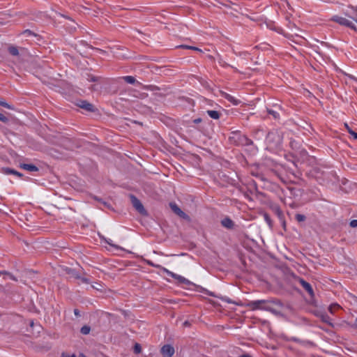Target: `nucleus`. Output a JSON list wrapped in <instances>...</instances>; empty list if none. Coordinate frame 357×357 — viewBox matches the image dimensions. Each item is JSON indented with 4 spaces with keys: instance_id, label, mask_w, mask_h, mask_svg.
<instances>
[{
    "instance_id": "obj_3",
    "label": "nucleus",
    "mask_w": 357,
    "mask_h": 357,
    "mask_svg": "<svg viewBox=\"0 0 357 357\" xmlns=\"http://www.w3.org/2000/svg\"><path fill=\"white\" fill-rule=\"evenodd\" d=\"M156 266V267H158V268H161V270H162L163 272L166 273L169 276H170V277H172V278H174L175 280H178V282H184L185 281V278H183V276H181V275H177V274H176V273H173V272H172V271H169L168 269H167V268H165V267H162V266H159V265H157V266Z\"/></svg>"
},
{
    "instance_id": "obj_2",
    "label": "nucleus",
    "mask_w": 357,
    "mask_h": 357,
    "mask_svg": "<svg viewBox=\"0 0 357 357\" xmlns=\"http://www.w3.org/2000/svg\"><path fill=\"white\" fill-rule=\"evenodd\" d=\"M331 20L342 26L349 27L351 29L354 30L355 31H357L356 26L349 19H347L344 17H341L339 15H334L332 17Z\"/></svg>"
},
{
    "instance_id": "obj_19",
    "label": "nucleus",
    "mask_w": 357,
    "mask_h": 357,
    "mask_svg": "<svg viewBox=\"0 0 357 357\" xmlns=\"http://www.w3.org/2000/svg\"><path fill=\"white\" fill-rule=\"evenodd\" d=\"M181 47H183V48H186V49H190V50H197V51H201L199 49H198L197 47H192V46H187V45H183V46H181Z\"/></svg>"
},
{
    "instance_id": "obj_26",
    "label": "nucleus",
    "mask_w": 357,
    "mask_h": 357,
    "mask_svg": "<svg viewBox=\"0 0 357 357\" xmlns=\"http://www.w3.org/2000/svg\"><path fill=\"white\" fill-rule=\"evenodd\" d=\"M201 121H202V119H201L200 118L195 119L193 121V122H194L195 123H200Z\"/></svg>"
},
{
    "instance_id": "obj_17",
    "label": "nucleus",
    "mask_w": 357,
    "mask_h": 357,
    "mask_svg": "<svg viewBox=\"0 0 357 357\" xmlns=\"http://www.w3.org/2000/svg\"><path fill=\"white\" fill-rule=\"evenodd\" d=\"M134 351L136 354H139L142 351V347H141L140 344H135V345L134 347Z\"/></svg>"
},
{
    "instance_id": "obj_1",
    "label": "nucleus",
    "mask_w": 357,
    "mask_h": 357,
    "mask_svg": "<svg viewBox=\"0 0 357 357\" xmlns=\"http://www.w3.org/2000/svg\"><path fill=\"white\" fill-rule=\"evenodd\" d=\"M246 306L251 310H267L270 308L269 302L266 300H257L250 301L246 304Z\"/></svg>"
},
{
    "instance_id": "obj_5",
    "label": "nucleus",
    "mask_w": 357,
    "mask_h": 357,
    "mask_svg": "<svg viewBox=\"0 0 357 357\" xmlns=\"http://www.w3.org/2000/svg\"><path fill=\"white\" fill-rule=\"evenodd\" d=\"M132 204L137 211L140 213L144 214L146 213L145 209L140 202V201L134 196L130 197Z\"/></svg>"
},
{
    "instance_id": "obj_8",
    "label": "nucleus",
    "mask_w": 357,
    "mask_h": 357,
    "mask_svg": "<svg viewBox=\"0 0 357 357\" xmlns=\"http://www.w3.org/2000/svg\"><path fill=\"white\" fill-rule=\"evenodd\" d=\"M20 167L29 172L38 171V167L32 164H20Z\"/></svg>"
},
{
    "instance_id": "obj_12",
    "label": "nucleus",
    "mask_w": 357,
    "mask_h": 357,
    "mask_svg": "<svg viewBox=\"0 0 357 357\" xmlns=\"http://www.w3.org/2000/svg\"><path fill=\"white\" fill-rule=\"evenodd\" d=\"M340 305L337 303H333L331 304L329 307L328 310L331 314H334L337 310H340Z\"/></svg>"
},
{
    "instance_id": "obj_25",
    "label": "nucleus",
    "mask_w": 357,
    "mask_h": 357,
    "mask_svg": "<svg viewBox=\"0 0 357 357\" xmlns=\"http://www.w3.org/2000/svg\"><path fill=\"white\" fill-rule=\"evenodd\" d=\"M0 105L3 107H7V108H10V106L5 102H0Z\"/></svg>"
},
{
    "instance_id": "obj_14",
    "label": "nucleus",
    "mask_w": 357,
    "mask_h": 357,
    "mask_svg": "<svg viewBox=\"0 0 357 357\" xmlns=\"http://www.w3.org/2000/svg\"><path fill=\"white\" fill-rule=\"evenodd\" d=\"M8 52L13 56H17L19 54L18 50L16 47L11 46L8 48Z\"/></svg>"
},
{
    "instance_id": "obj_15",
    "label": "nucleus",
    "mask_w": 357,
    "mask_h": 357,
    "mask_svg": "<svg viewBox=\"0 0 357 357\" xmlns=\"http://www.w3.org/2000/svg\"><path fill=\"white\" fill-rule=\"evenodd\" d=\"M123 79L129 84H134L135 82V79L132 76H125Z\"/></svg>"
},
{
    "instance_id": "obj_6",
    "label": "nucleus",
    "mask_w": 357,
    "mask_h": 357,
    "mask_svg": "<svg viewBox=\"0 0 357 357\" xmlns=\"http://www.w3.org/2000/svg\"><path fill=\"white\" fill-rule=\"evenodd\" d=\"M170 207L172 209V211L176 213L178 215H179L180 217H182V218H187V215H185V213L184 212H183L180 208L176 204H173V203H171L170 204Z\"/></svg>"
},
{
    "instance_id": "obj_33",
    "label": "nucleus",
    "mask_w": 357,
    "mask_h": 357,
    "mask_svg": "<svg viewBox=\"0 0 357 357\" xmlns=\"http://www.w3.org/2000/svg\"><path fill=\"white\" fill-rule=\"evenodd\" d=\"M356 22H357V20H356Z\"/></svg>"
},
{
    "instance_id": "obj_11",
    "label": "nucleus",
    "mask_w": 357,
    "mask_h": 357,
    "mask_svg": "<svg viewBox=\"0 0 357 357\" xmlns=\"http://www.w3.org/2000/svg\"><path fill=\"white\" fill-rule=\"evenodd\" d=\"M207 114L213 119H218L220 118V113L215 110H208Z\"/></svg>"
},
{
    "instance_id": "obj_20",
    "label": "nucleus",
    "mask_w": 357,
    "mask_h": 357,
    "mask_svg": "<svg viewBox=\"0 0 357 357\" xmlns=\"http://www.w3.org/2000/svg\"><path fill=\"white\" fill-rule=\"evenodd\" d=\"M8 172H9L10 174L17 175V176H22V174H21L20 173H19V172H16V171H15V170H13V169H10V170L8 171Z\"/></svg>"
},
{
    "instance_id": "obj_28",
    "label": "nucleus",
    "mask_w": 357,
    "mask_h": 357,
    "mask_svg": "<svg viewBox=\"0 0 357 357\" xmlns=\"http://www.w3.org/2000/svg\"><path fill=\"white\" fill-rule=\"evenodd\" d=\"M347 127V129L348 130V132L350 134V131H353L347 124L345 125Z\"/></svg>"
},
{
    "instance_id": "obj_13",
    "label": "nucleus",
    "mask_w": 357,
    "mask_h": 357,
    "mask_svg": "<svg viewBox=\"0 0 357 357\" xmlns=\"http://www.w3.org/2000/svg\"><path fill=\"white\" fill-rule=\"evenodd\" d=\"M222 224L225 227L231 228L233 226V222L229 218H225L222 221Z\"/></svg>"
},
{
    "instance_id": "obj_9",
    "label": "nucleus",
    "mask_w": 357,
    "mask_h": 357,
    "mask_svg": "<svg viewBox=\"0 0 357 357\" xmlns=\"http://www.w3.org/2000/svg\"><path fill=\"white\" fill-rule=\"evenodd\" d=\"M301 285L303 286V287L310 294V295H312L313 294V290H312V288L311 287V285L304 281V280H301Z\"/></svg>"
},
{
    "instance_id": "obj_10",
    "label": "nucleus",
    "mask_w": 357,
    "mask_h": 357,
    "mask_svg": "<svg viewBox=\"0 0 357 357\" xmlns=\"http://www.w3.org/2000/svg\"><path fill=\"white\" fill-rule=\"evenodd\" d=\"M79 107L88 111H92L93 108V106L91 104L85 101H82L79 105Z\"/></svg>"
},
{
    "instance_id": "obj_30",
    "label": "nucleus",
    "mask_w": 357,
    "mask_h": 357,
    "mask_svg": "<svg viewBox=\"0 0 357 357\" xmlns=\"http://www.w3.org/2000/svg\"><path fill=\"white\" fill-rule=\"evenodd\" d=\"M93 288H95V289H98V290H100V289L98 287V286H96V287L93 286Z\"/></svg>"
},
{
    "instance_id": "obj_29",
    "label": "nucleus",
    "mask_w": 357,
    "mask_h": 357,
    "mask_svg": "<svg viewBox=\"0 0 357 357\" xmlns=\"http://www.w3.org/2000/svg\"><path fill=\"white\" fill-rule=\"evenodd\" d=\"M61 357H75V356H70V355L63 354V355L61 356Z\"/></svg>"
},
{
    "instance_id": "obj_31",
    "label": "nucleus",
    "mask_w": 357,
    "mask_h": 357,
    "mask_svg": "<svg viewBox=\"0 0 357 357\" xmlns=\"http://www.w3.org/2000/svg\"><path fill=\"white\" fill-rule=\"evenodd\" d=\"M79 357H87V356H85V355H84V354H80V355L79 356Z\"/></svg>"
},
{
    "instance_id": "obj_22",
    "label": "nucleus",
    "mask_w": 357,
    "mask_h": 357,
    "mask_svg": "<svg viewBox=\"0 0 357 357\" xmlns=\"http://www.w3.org/2000/svg\"><path fill=\"white\" fill-rule=\"evenodd\" d=\"M350 226L351 227H357V220H354L352 221H351L350 222Z\"/></svg>"
},
{
    "instance_id": "obj_32",
    "label": "nucleus",
    "mask_w": 357,
    "mask_h": 357,
    "mask_svg": "<svg viewBox=\"0 0 357 357\" xmlns=\"http://www.w3.org/2000/svg\"><path fill=\"white\" fill-rule=\"evenodd\" d=\"M241 357H250V356L248 355H243Z\"/></svg>"
},
{
    "instance_id": "obj_27",
    "label": "nucleus",
    "mask_w": 357,
    "mask_h": 357,
    "mask_svg": "<svg viewBox=\"0 0 357 357\" xmlns=\"http://www.w3.org/2000/svg\"><path fill=\"white\" fill-rule=\"evenodd\" d=\"M97 80H98V78L96 77L92 76L91 77V81H92V82H96Z\"/></svg>"
},
{
    "instance_id": "obj_24",
    "label": "nucleus",
    "mask_w": 357,
    "mask_h": 357,
    "mask_svg": "<svg viewBox=\"0 0 357 357\" xmlns=\"http://www.w3.org/2000/svg\"><path fill=\"white\" fill-rule=\"evenodd\" d=\"M350 135L356 139H357V132L354 131H350Z\"/></svg>"
},
{
    "instance_id": "obj_18",
    "label": "nucleus",
    "mask_w": 357,
    "mask_h": 357,
    "mask_svg": "<svg viewBox=\"0 0 357 357\" xmlns=\"http://www.w3.org/2000/svg\"><path fill=\"white\" fill-rule=\"evenodd\" d=\"M296 220H298V222H302V221H304L305 219V217L303 215H301V214H297L296 215Z\"/></svg>"
},
{
    "instance_id": "obj_16",
    "label": "nucleus",
    "mask_w": 357,
    "mask_h": 357,
    "mask_svg": "<svg viewBox=\"0 0 357 357\" xmlns=\"http://www.w3.org/2000/svg\"><path fill=\"white\" fill-rule=\"evenodd\" d=\"M91 328L88 326H84L81 328V333L84 335H87L90 333Z\"/></svg>"
},
{
    "instance_id": "obj_4",
    "label": "nucleus",
    "mask_w": 357,
    "mask_h": 357,
    "mask_svg": "<svg viewBox=\"0 0 357 357\" xmlns=\"http://www.w3.org/2000/svg\"><path fill=\"white\" fill-rule=\"evenodd\" d=\"M174 352V348L169 344L164 345L161 348V354L163 357H172Z\"/></svg>"
},
{
    "instance_id": "obj_23",
    "label": "nucleus",
    "mask_w": 357,
    "mask_h": 357,
    "mask_svg": "<svg viewBox=\"0 0 357 357\" xmlns=\"http://www.w3.org/2000/svg\"><path fill=\"white\" fill-rule=\"evenodd\" d=\"M0 121L6 122L7 121V118L3 114H0Z\"/></svg>"
},
{
    "instance_id": "obj_21",
    "label": "nucleus",
    "mask_w": 357,
    "mask_h": 357,
    "mask_svg": "<svg viewBox=\"0 0 357 357\" xmlns=\"http://www.w3.org/2000/svg\"><path fill=\"white\" fill-rule=\"evenodd\" d=\"M8 172H9L10 174L17 175V176H22V174H21L20 173H19V172H16V171H15V170H13V169H10V170L8 171Z\"/></svg>"
},
{
    "instance_id": "obj_7",
    "label": "nucleus",
    "mask_w": 357,
    "mask_h": 357,
    "mask_svg": "<svg viewBox=\"0 0 357 357\" xmlns=\"http://www.w3.org/2000/svg\"><path fill=\"white\" fill-rule=\"evenodd\" d=\"M223 97L226 98L227 100H229L230 102H231L234 105H238L241 103V101L234 96H231L230 94H228L227 93H223L222 94Z\"/></svg>"
}]
</instances>
